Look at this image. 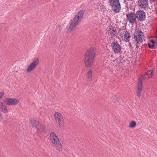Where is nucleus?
Wrapping results in <instances>:
<instances>
[{
  "instance_id": "obj_12",
  "label": "nucleus",
  "mask_w": 157,
  "mask_h": 157,
  "mask_svg": "<svg viewBox=\"0 0 157 157\" xmlns=\"http://www.w3.org/2000/svg\"><path fill=\"white\" fill-rule=\"evenodd\" d=\"M137 4L140 8L145 9L148 5L147 0H137Z\"/></svg>"
},
{
  "instance_id": "obj_10",
  "label": "nucleus",
  "mask_w": 157,
  "mask_h": 157,
  "mask_svg": "<svg viewBox=\"0 0 157 157\" xmlns=\"http://www.w3.org/2000/svg\"><path fill=\"white\" fill-rule=\"evenodd\" d=\"M4 102L6 105H15L18 103V101L15 98H6L5 99Z\"/></svg>"
},
{
  "instance_id": "obj_9",
  "label": "nucleus",
  "mask_w": 157,
  "mask_h": 157,
  "mask_svg": "<svg viewBox=\"0 0 157 157\" xmlns=\"http://www.w3.org/2000/svg\"><path fill=\"white\" fill-rule=\"evenodd\" d=\"M39 63V59L38 58H35L28 67L27 70V72L28 73H29L33 71L37 66Z\"/></svg>"
},
{
  "instance_id": "obj_7",
  "label": "nucleus",
  "mask_w": 157,
  "mask_h": 157,
  "mask_svg": "<svg viewBox=\"0 0 157 157\" xmlns=\"http://www.w3.org/2000/svg\"><path fill=\"white\" fill-rule=\"evenodd\" d=\"M54 116L56 122L60 127L63 125L64 121L61 114L58 112H55L54 113Z\"/></svg>"
},
{
  "instance_id": "obj_28",
  "label": "nucleus",
  "mask_w": 157,
  "mask_h": 157,
  "mask_svg": "<svg viewBox=\"0 0 157 157\" xmlns=\"http://www.w3.org/2000/svg\"><path fill=\"white\" fill-rule=\"evenodd\" d=\"M128 1H132L133 0H127Z\"/></svg>"
},
{
  "instance_id": "obj_11",
  "label": "nucleus",
  "mask_w": 157,
  "mask_h": 157,
  "mask_svg": "<svg viewBox=\"0 0 157 157\" xmlns=\"http://www.w3.org/2000/svg\"><path fill=\"white\" fill-rule=\"evenodd\" d=\"M112 49L115 53L117 54L119 53L121 51V46L117 41H113L111 43Z\"/></svg>"
},
{
  "instance_id": "obj_4",
  "label": "nucleus",
  "mask_w": 157,
  "mask_h": 157,
  "mask_svg": "<svg viewBox=\"0 0 157 157\" xmlns=\"http://www.w3.org/2000/svg\"><path fill=\"white\" fill-rule=\"evenodd\" d=\"M50 138L52 144L56 147V148L60 151L62 149L61 144L56 135L54 133L50 134Z\"/></svg>"
},
{
  "instance_id": "obj_21",
  "label": "nucleus",
  "mask_w": 157,
  "mask_h": 157,
  "mask_svg": "<svg viewBox=\"0 0 157 157\" xmlns=\"http://www.w3.org/2000/svg\"><path fill=\"white\" fill-rule=\"evenodd\" d=\"M4 94L2 93H0V99L3 96Z\"/></svg>"
},
{
  "instance_id": "obj_8",
  "label": "nucleus",
  "mask_w": 157,
  "mask_h": 157,
  "mask_svg": "<svg viewBox=\"0 0 157 157\" xmlns=\"http://www.w3.org/2000/svg\"><path fill=\"white\" fill-rule=\"evenodd\" d=\"M136 18L140 21H143L145 20L146 15L145 12L143 10H139L135 14Z\"/></svg>"
},
{
  "instance_id": "obj_23",
  "label": "nucleus",
  "mask_w": 157,
  "mask_h": 157,
  "mask_svg": "<svg viewBox=\"0 0 157 157\" xmlns=\"http://www.w3.org/2000/svg\"><path fill=\"white\" fill-rule=\"evenodd\" d=\"M151 43L152 44H155V45L156 42H155L154 41L152 40H151Z\"/></svg>"
},
{
  "instance_id": "obj_13",
  "label": "nucleus",
  "mask_w": 157,
  "mask_h": 157,
  "mask_svg": "<svg viewBox=\"0 0 157 157\" xmlns=\"http://www.w3.org/2000/svg\"><path fill=\"white\" fill-rule=\"evenodd\" d=\"M126 17L128 21L131 24H133L136 20L135 14L132 12L128 13Z\"/></svg>"
},
{
  "instance_id": "obj_5",
  "label": "nucleus",
  "mask_w": 157,
  "mask_h": 157,
  "mask_svg": "<svg viewBox=\"0 0 157 157\" xmlns=\"http://www.w3.org/2000/svg\"><path fill=\"white\" fill-rule=\"evenodd\" d=\"M108 2L112 10L116 13H118L121 9L119 0H108Z\"/></svg>"
},
{
  "instance_id": "obj_16",
  "label": "nucleus",
  "mask_w": 157,
  "mask_h": 157,
  "mask_svg": "<svg viewBox=\"0 0 157 157\" xmlns=\"http://www.w3.org/2000/svg\"><path fill=\"white\" fill-rule=\"evenodd\" d=\"M30 124L32 127H34L36 129L39 124L38 122L35 119H31L30 120Z\"/></svg>"
},
{
  "instance_id": "obj_24",
  "label": "nucleus",
  "mask_w": 157,
  "mask_h": 157,
  "mask_svg": "<svg viewBox=\"0 0 157 157\" xmlns=\"http://www.w3.org/2000/svg\"><path fill=\"white\" fill-rule=\"evenodd\" d=\"M148 47L149 48L151 49V44L149 43H148Z\"/></svg>"
},
{
  "instance_id": "obj_25",
  "label": "nucleus",
  "mask_w": 157,
  "mask_h": 157,
  "mask_svg": "<svg viewBox=\"0 0 157 157\" xmlns=\"http://www.w3.org/2000/svg\"><path fill=\"white\" fill-rule=\"evenodd\" d=\"M2 118V114L1 113H0V121H1Z\"/></svg>"
},
{
  "instance_id": "obj_1",
  "label": "nucleus",
  "mask_w": 157,
  "mask_h": 157,
  "mask_svg": "<svg viewBox=\"0 0 157 157\" xmlns=\"http://www.w3.org/2000/svg\"><path fill=\"white\" fill-rule=\"evenodd\" d=\"M95 56V53L93 48H90L86 51L84 56L86 67H90L92 66L94 62Z\"/></svg>"
},
{
  "instance_id": "obj_19",
  "label": "nucleus",
  "mask_w": 157,
  "mask_h": 157,
  "mask_svg": "<svg viewBox=\"0 0 157 157\" xmlns=\"http://www.w3.org/2000/svg\"><path fill=\"white\" fill-rule=\"evenodd\" d=\"M2 111L4 113H6L8 112V110L6 106L4 105L0 108Z\"/></svg>"
},
{
  "instance_id": "obj_17",
  "label": "nucleus",
  "mask_w": 157,
  "mask_h": 157,
  "mask_svg": "<svg viewBox=\"0 0 157 157\" xmlns=\"http://www.w3.org/2000/svg\"><path fill=\"white\" fill-rule=\"evenodd\" d=\"M45 128V126L43 124H40L38 126V128H37V131L40 132L44 133V132Z\"/></svg>"
},
{
  "instance_id": "obj_15",
  "label": "nucleus",
  "mask_w": 157,
  "mask_h": 157,
  "mask_svg": "<svg viewBox=\"0 0 157 157\" xmlns=\"http://www.w3.org/2000/svg\"><path fill=\"white\" fill-rule=\"evenodd\" d=\"M109 35L111 36V38L115 36H117V34L116 29L113 27H112L111 28H110L109 30Z\"/></svg>"
},
{
  "instance_id": "obj_29",
  "label": "nucleus",
  "mask_w": 157,
  "mask_h": 157,
  "mask_svg": "<svg viewBox=\"0 0 157 157\" xmlns=\"http://www.w3.org/2000/svg\"><path fill=\"white\" fill-rule=\"evenodd\" d=\"M155 45H156V46H157V42H156Z\"/></svg>"
},
{
  "instance_id": "obj_20",
  "label": "nucleus",
  "mask_w": 157,
  "mask_h": 157,
  "mask_svg": "<svg viewBox=\"0 0 157 157\" xmlns=\"http://www.w3.org/2000/svg\"><path fill=\"white\" fill-rule=\"evenodd\" d=\"M92 71L91 70H89L87 73V77L88 79L92 77Z\"/></svg>"
},
{
  "instance_id": "obj_3",
  "label": "nucleus",
  "mask_w": 157,
  "mask_h": 157,
  "mask_svg": "<svg viewBox=\"0 0 157 157\" xmlns=\"http://www.w3.org/2000/svg\"><path fill=\"white\" fill-rule=\"evenodd\" d=\"M153 71L148 70L146 73L145 74L143 77H141L139 78L137 85V96L140 98L141 96V93L142 88V80H145L151 78L153 76Z\"/></svg>"
},
{
  "instance_id": "obj_27",
  "label": "nucleus",
  "mask_w": 157,
  "mask_h": 157,
  "mask_svg": "<svg viewBox=\"0 0 157 157\" xmlns=\"http://www.w3.org/2000/svg\"><path fill=\"white\" fill-rule=\"evenodd\" d=\"M150 2H154L156 1V0H149Z\"/></svg>"
},
{
  "instance_id": "obj_2",
  "label": "nucleus",
  "mask_w": 157,
  "mask_h": 157,
  "mask_svg": "<svg viewBox=\"0 0 157 157\" xmlns=\"http://www.w3.org/2000/svg\"><path fill=\"white\" fill-rule=\"evenodd\" d=\"M84 13V10H80L78 13L73 20L71 21V22L69 26L67 29V33L71 31L73 29L74 27L78 25V23L83 17Z\"/></svg>"
},
{
  "instance_id": "obj_6",
  "label": "nucleus",
  "mask_w": 157,
  "mask_h": 157,
  "mask_svg": "<svg viewBox=\"0 0 157 157\" xmlns=\"http://www.w3.org/2000/svg\"><path fill=\"white\" fill-rule=\"evenodd\" d=\"M134 38L137 43L142 42L144 38L143 33L140 30H138L134 33Z\"/></svg>"
},
{
  "instance_id": "obj_18",
  "label": "nucleus",
  "mask_w": 157,
  "mask_h": 157,
  "mask_svg": "<svg viewBox=\"0 0 157 157\" xmlns=\"http://www.w3.org/2000/svg\"><path fill=\"white\" fill-rule=\"evenodd\" d=\"M136 122L134 121H132L129 124V127L130 128H134L136 126Z\"/></svg>"
},
{
  "instance_id": "obj_26",
  "label": "nucleus",
  "mask_w": 157,
  "mask_h": 157,
  "mask_svg": "<svg viewBox=\"0 0 157 157\" xmlns=\"http://www.w3.org/2000/svg\"><path fill=\"white\" fill-rule=\"evenodd\" d=\"M156 45H155V44H152V45H151V49H152L153 48H154V46H156Z\"/></svg>"
},
{
  "instance_id": "obj_30",
  "label": "nucleus",
  "mask_w": 157,
  "mask_h": 157,
  "mask_svg": "<svg viewBox=\"0 0 157 157\" xmlns=\"http://www.w3.org/2000/svg\"><path fill=\"white\" fill-rule=\"evenodd\" d=\"M118 100H119V99H118V98H117V101H118Z\"/></svg>"
},
{
  "instance_id": "obj_22",
  "label": "nucleus",
  "mask_w": 157,
  "mask_h": 157,
  "mask_svg": "<svg viewBox=\"0 0 157 157\" xmlns=\"http://www.w3.org/2000/svg\"><path fill=\"white\" fill-rule=\"evenodd\" d=\"M4 105V104L2 102H0V108L2 107V106Z\"/></svg>"
},
{
  "instance_id": "obj_14",
  "label": "nucleus",
  "mask_w": 157,
  "mask_h": 157,
  "mask_svg": "<svg viewBox=\"0 0 157 157\" xmlns=\"http://www.w3.org/2000/svg\"><path fill=\"white\" fill-rule=\"evenodd\" d=\"M119 35L121 38H124L125 41L126 42L129 41L131 37L130 35L126 30L124 31L121 34H119Z\"/></svg>"
}]
</instances>
